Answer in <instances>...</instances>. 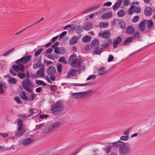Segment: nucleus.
I'll return each instance as SVG.
<instances>
[{
	"label": "nucleus",
	"mask_w": 155,
	"mask_h": 155,
	"mask_svg": "<svg viewBox=\"0 0 155 155\" xmlns=\"http://www.w3.org/2000/svg\"><path fill=\"white\" fill-rule=\"evenodd\" d=\"M77 55L75 54H73L70 57L68 60L71 66L74 68L79 67L82 64V61L81 59L77 58Z\"/></svg>",
	"instance_id": "f257e3e1"
},
{
	"label": "nucleus",
	"mask_w": 155,
	"mask_h": 155,
	"mask_svg": "<svg viewBox=\"0 0 155 155\" xmlns=\"http://www.w3.org/2000/svg\"><path fill=\"white\" fill-rule=\"evenodd\" d=\"M21 86L26 91L29 92H31L32 91L31 88L33 86L29 78H26L23 81Z\"/></svg>",
	"instance_id": "f03ea898"
},
{
	"label": "nucleus",
	"mask_w": 155,
	"mask_h": 155,
	"mask_svg": "<svg viewBox=\"0 0 155 155\" xmlns=\"http://www.w3.org/2000/svg\"><path fill=\"white\" fill-rule=\"evenodd\" d=\"M64 107L60 102H58L53 105L51 108V111L53 114H57L63 110Z\"/></svg>",
	"instance_id": "7ed1b4c3"
},
{
	"label": "nucleus",
	"mask_w": 155,
	"mask_h": 155,
	"mask_svg": "<svg viewBox=\"0 0 155 155\" xmlns=\"http://www.w3.org/2000/svg\"><path fill=\"white\" fill-rule=\"evenodd\" d=\"M131 148L129 146L123 145L119 149V153L120 155H126L129 154L130 152Z\"/></svg>",
	"instance_id": "20e7f679"
},
{
	"label": "nucleus",
	"mask_w": 155,
	"mask_h": 155,
	"mask_svg": "<svg viewBox=\"0 0 155 155\" xmlns=\"http://www.w3.org/2000/svg\"><path fill=\"white\" fill-rule=\"evenodd\" d=\"M31 59V56L30 55L25 56L16 61V64H25L30 61Z\"/></svg>",
	"instance_id": "39448f33"
},
{
	"label": "nucleus",
	"mask_w": 155,
	"mask_h": 155,
	"mask_svg": "<svg viewBox=\"0 0 155 155\" xmlns=\"http://www.w3.org/2000/svg\"><path fill=\"white\" fill-rule=\"evenodd\" d=\"M17 65H13L12 68L16 72H23L24 70V66L20 64Z\"/></svg>",
	"instance_id": "423d86ee"
},
{
	"label": "nucleus",
	"mask_w": 155,
	"mask_h": 155,
	"mask_svg": "<svg viewBox=\"0 0 155 155\" xmlns=\"http://www.w3.org/2000/svg\"><path fill=\"white\" fill-rule=\"evenodd\" d=\"M35 139L34 137L32 138H28L24 140L21 143L24 146L28 145L35 141Z\"/></svg>",
	"instance_id": "0eeeda50"
},
{
	"label": "nucleus",
	"mask_w": 155,
	"mask_h": 155,
	"mask_svg": "<svg viewBox=\"0 0 155 155\" xmlns=\"http://www.w3.org/2000/svg\"><path fill=\"white\" fill-rule=\"evenodd\" d=\"M77 71L74 69H71L68 71L66 78H69L71 77L75 76L77 73Z\"/></svg>",
	"instance_id": "6e6552de"
},
{
	"label": "nucleus",
	"mask_w": 155,
	"mask_h": 155,
	"mask_svg": "<svg viewBox=\"0 0 155 155\" xmlns=\"http://www.w3.org/2000/svg\"><path fill=\"white\" fill-rule=\"evenodd\" d=\"M85 94L84 92L74 93L72 94V96L74 98L79 99L84 97Z\"/></svg>",
	"instance_id": "1a4fd4ad"
},
{
	"label": "nucleus",
	"mask_w": 155,
	"mask_h": 155,
	"mask_svg": "<svg viewBox=\"0 0 155 155\" xmlns=\"http://www.w3.org/2000/svg\"><path fill=\"white\" fill-rule=\"evenodd\" d=\"M54 51L55 53L62 54H64L66 53L64 48L63 47L55 48Z\"/></svg>",
	"instance_id": "9d476101"
},
{
	"label": "nucleus",
	"mask_w": 155,
	"mask_h": 155,
	"mask_svg": "<svg viewBox=\"0 0 155 155\" xmlns=\"http://www.w3.org/2000/svg\"><path fill=\"white\" fill-rule=\"evenodd\" d=\"M56 72V70L53 66H50L48 69L47 72L48 73L51 75H54Z\"/></svg>",
	"instance_id": "9b49d317"
},
{
	"label": "nucleus",
	"mask_w": 155,
	"mask_h": 155,
	"mask_svg": "<svg viewBox=\"0 0 155 155\" xmlns=\"http://www.w3.org/2000/svg\"><path fill=\"white\" fill-rule=\"evenodd\" d=\"M26 130L23 128H18L15 132V134L17 136H21L24 134L25 133Z\"/></svg>",
	"instance_id": "f8f14e48"
},
{
	"label": "nucleus",
	"mask_w": 155,
	"mask_h": 155,
	"mask_svg": "<svg viewBox=\"0 0 155 155\" xmlns=\"http://www.w3.org/2000/svg\"><path fill=\"white\" fill-rule=\"evenodd\" d=\"M122 39L119 36H118L114 39L113 42V47L114 48L117 47L118 44L121 42Z\"/></svg>",
	"instance_id": "ddd939ff"
},
{
	"label": "nucleus",
	"mask_w": 155,
	"mask_h": 155,
	"mask_svg": "<svg viewBox=\"0 0 155 155\" xmlns=\"http://www.w3.org/2000/svg\"><path fill=\"white\" fill-rule=\"evenodd\" d=\"M93 27V25L91 22H87L85 23L83 26V28L86 31L89 30Z\"/></svg>",
	"instance_id": "4468645a"
},
{
	"label": "nucleus",
	"mask_w": 155,
	"mask_h": 155,
	"mask_svg": "<svg viewBox=\"0 0 155 155\" xmlns=\"http://www.w3.org/2000/svg\"><path fill=\"white\" fill-rule=\"evenodd\" d=\"M112 12L110 11L102 15L101 16V18L103 19H108L112 17Z\"/></svg>",
	"instance_id": "2eb2a0df"
},
{
	"label": "nucleus",
	"mask_w": 155,
	"mask_h": 155,
	"mask_svg": "<svg viewBox=\"0 0 155 155\" xmlns=\"http://www.w3.org/2000/svg\"><path fill=\"white\" fill-rule=\"evenodd\" d=\"M152 13L151 8L149 7H146L144 10V14L147 16L150 15Z\"/></svg>",
	"instance_id": "dca6fc26"
},
{
	"label": "nucleus",
	"mask_w": 155,
	"mask_h": 155,
	"mask_svg": "<svg viewBox=\"0 0 155 155\" xmlns=\"http://www.w3.org/2000/svg\"><path fill=\"white\" fill-rule=\"evenodd\" d=\"M113 143L114 147L116 148L119 147L120 149V147H122L123 145H125V143H124L120 141H118L117 142Z\"/></svg>",
	"instance_id": "f3484780"
},
{
	"label": "nucleus",
	"mask_w": 155,
	"mask_h": 155,
	"mask_svg": "<svg viewBox=\"0 0 155 155\" xmlns=\"http://www.w3.org/2000/svg\"><path fill=\"white\" fill-rule=\"evenodd\" d=\"M99 27L102 28H106L109 26V22L108 21H101L99 24Z\"/></svg>",
	"instance_id": "a211bd4d"
},
{
	"label": "nucleus",
	"mask_w": 155,
	"mask_h": 155,
	"mask_svg": "<svg viewBox=\"0 0 155 155\" xmlns=\"http://www.w3.org/2000/svg\"><path fill=\"white\" fill-rule=\"evenodd\" d=\"M78 41V38L76 36H74L72 38L69 42V44L73 45L77 42Z\"/></svg>",
	"instance_id": "6ab92c4d"
},
{
	"label": "nucleus",
	"mask_w": 155,
	"mask_h": 155,
	"mask_svg": "<svg viewBox=\"0 0 155 155\" xmlns=\"http://www.w3.org/2000/svg\"><path fill=\"white\" fill-rule=\"evenodd\" d=\"M91 39V37L88 35L84 37L82 39V41L84 43H88L90 42Z\"/></svg>",
	"instance_id": "aec40b11"
},
{
	"label": "nucleus",
	"mask_w": 155,
	"mask_h": 155,
	"mask_svg": "<svg viewBox=\"0 0 155 155\" xmlns=\"http://www.w3.org/2000/svg\"><path fill=\"white\" fill-rule=\"evenodd\" d=\"M110 33L108 30L105 31L101 34V36L103 38H107L110 37Z\"/></svg>",
	"instance_id": "412c9836"
},
{
	"label": "nucleus",
	"mask_w": 155,
	"mask_h": 155,
	"mask_svg": "<svg viewBox=\"0 0 155 155\" xmlns=\"http://www.w3.org/2000/svg\"><path fill=\"white\" fill-rule=\"evenodd\" d=\"M29 112L30 115H35V116H37L39 114V111L34 109H32L30 110Z\"/></svg>",
	"instance_id": "4be33fe9"
},
{
	"label": "nucleus",
	"mask_w": 155,
	"mask_h": 155,
	"mask_svg": "<svg viewBox=\"0 0 155 155\" xmlns=\"http://www.w3.org/2000/svg\"><path fill=\"white\" fill-rule=\"evenodd\" d=\"M52 131V129L50 127V125L43 128L42 130V132L45 134H47L49 133L50 132Z\"/></svg>",
	"instance_id": "5701e85b"
},
{
	"label": "nucleus",
	"mask_w": 155,
	"mask_h": 155,
	"mask_svg": "<svg viewBox=\"0 0 155 155\" xmlns=\"http://www.w3.org/2000/svg\"><path fill=\"white\" fill-rule=\"evenodd\" d=\"M134 27L132 26H129L127 28L126 32L129 34H131L134 31Z\"/></svg>",
	"instance_id": "b1692460"
},
{
	"label": "nucleus",
	"mask_w": 155,
	"mask_h": 155,
	"mask_svg": "<svg viewBox=\"0 0 155 155\" xmlns=\"http://www.w3.org/2000/svg\"><path fill=\"white\" fill-rule=\"evenodd\" d=\"M60 123H56L50 125V127L52 129V130H53L55 129L58 127H59L60 125Z\"/></svg>",
	"instance_id": "393cba45"
},
{
	"label": "nucleus",
	"mask_w": 155,
	"mask_h": 155,
	"mask_svg": "<svg viewBox=\"0 0 155 155\" xmlns=\"http://www.w3.org/2000/svg\"><path fill=\"white\" fill-rule=\"evenodd\" d=\"M139 28L140 31H143L145 30V23L144 21H142L139 25Z\"/></svg>",
	"instance_id": "a878e982"
},
{
	"label": "nucleus",
	"mask_w": 155,
	"mask_h": 155,
	"mask_svg": "<svg viewBox=\"0 0 155 155\" xmlns=\"http://www.w3.org/2000/svg\"><path fill=\"white\" fill-rule=\"evenodd\" d=\"M37 75L41 77L44 78L45 77V75L44 74V70L41 69L38 71L36 72Z\"/></svg>",
	"instance_id": "bb28decb"
},
{
	"label": "nucleus",
	"mask_w": 155,
	"mask_h": 155,
	"mask_svg": "<svg viewBox=\"0 0 155 155\" xmlns=\"http://www.w3.org/2000/svg\"><path fill=\"white\" fill-rule=\"evenodd\" d=\"M98 74L100 76L104 75L105 74L107 71L104 67L101 68L98 70Z\"/></svg>",
	"instance_id": "cd10ccee"
},
{
	"label": "nucleus",
	"mask_w": 155,
	"mask_h": 155,
	"mask_svg": "<svg viewBox=\"0 0 155 155\" xmlns=\"http://www.w3.org/2000/svg\"><path fill=\"white\" fill-rule=\"evenodd\" d=\"M132 41L133 38L132 37L127 38L123 43V45H127L131 43Z\"/></svg>",
	"instance_id": "c85d7f7f"
},
{
	"label": "nucleus",
	"mask_w": 155,
	"mask_h": 155,
	"mask_svg": "<svg viewBox=\"0 0 155 155\" xmlns=\"http://www.w3.org/2000/svg\"><path fill=\"white\" fill-rule=\"evenodd\" d=\"M20 96L21 97L23 100L26 101L27 100L28 98L26 96L25 92L24 91H22L20 93Z\"/></svg>",
	"instance_id": "c756f323"
},
{
	"label": "nucleus",
	"mask_w": 155,
	"mask_h": 155,
	"mask_svg": "<svg viewBox=\"0 0 155 155\" xmlns=\"http://www.w3.org/2000/svg\"><path fill=\"white\" fill-rule=\"evenodd\" d=\"M17 123L18 125V128H23V122L21 119H18L17 120Z\"/></svg>",
	"instance_id": "7c9ffc66"
},
{
	"label": "nucleus",
	"mask_w": 155,
	"mask_h": 155,
	"mask_svg": "<svg viewBox=\"0 0 155 155\" xmlns=\"http://www.w3.org/2000/svg\"><path fill=\"white\" fill-rule=\"evenodd\" d=\"M17 80L14 78H10L9 79L8 83L9 84H15L17 82Z\"/></svg>",
	"instance_id": "2f4dec72"
},
{
	"label": "nucleus",
	"mask_w": 155,
	"mask_h": 155,
	"mask_svg": "<svg viewBox=\"0 0 155 155\" xmlns=\"http://www.w3.org/2000/svg\"><path fill=\"white\" fill-rule=\"evenodd\" d=\"M100 7L101 5H97L91 6L89 8L90 9V11H91V12H92L93 11H95L99 8Z\"/></svg>",
	"instance_id": "473e14b6"
},
{
	"label": "nucleus",
	"mask_w": 155,
	"mask_h": 155,
	"mask_svg": "<svg viewBox=\"0 0 155 155\" xmlns=\"http://www.w3.org/2000/svg\"><path fill=\"white\" fill-rule=\"evenodd\" d=\"M98 41L97 39H95L93 40L91 42V46L92 48L94 47L95 46L96 47L98 46Z\"/></svg>",
	"instance_id": "72a5a7b5"
},
{
	"label": "nucleus",
	"mask_w": 155,
	"mask_h": 155,
	"mask_svg": "<svg viewBox=\"0 0 155 155\" xmlns=\"http://www.w3.org/2000/svg\"><path fill=\"white\" fill-rule=\"evenodd\" d=\"M125 15V11L123 10H119L117 13V15L119 17H122Z\"/></svg>",
	"instance_id": "f704fd0d"
},
{
	"label": "nucleus",
	"mask_w": 155,
	"mask_h": 155,
	"mask_svg": "<svg viewBox=\"0 0 155 155\" xmlns=\"http://www.w3.org/2000/svg\"><path fill=\"white\" fill-rule=\"evenodd\" d=\"M35 82L36 84L38 85H44L45 86H46L45 83L41 80H35Z\"/></svg>",
	"instance_id": "c9c22d12"
},
{
	"label": "nucleus",
	"mask_w": 155,
	"mask_h": 155,
	"mask_svg": "<svg viewBox=\"0 0 155 155\" xmlns=\"http://www.w3.org/2000/svg\"><path fill=\"white\" fill-rule=\"evenodd\" d=\"M147 27L149 28H151L153 26V23L152 21L148 20L147 22Z\"/></svg>",
	"instance_id": "e433bc0d"
},
{
	"label": "nucleus",
	"mask_w": 155,
	"mask_h": 155,
	"mask_svg": "<svg viewBox=\"0 0 155 155\" xmlns=\"http://www.w3.org/2000/svg\"><path fill=\"white\" fill-rule=\"evenodd\" d=\"M134 12L135 13H138L141 11V9L140 7H137L136 6H134Z\"/></svg>",
	"instance_id": "4c0bfd02"
},
{
	"label": "nucleus",
	"mask_w": 155,
	"mask_h": 155,
	"mask_svg": "<svg viewBox=\"0 0 155 155\" xmlns=\"http://www.w3.org/2000/svg\"><path fill=\"white\" fill-rule=\"evenodd\" d=\"M5 88V85L2 83L0 84V94H2L4 92V89Z\"/></svg>",
	"instance_id": "58836bf2"
},
{
	"label": "nucleus",
	"mask_w": 155,
	"mask_h": 155,
	"mask_svg": "<svg viewBox=\"0 0 155 155\" xmlns=\"http://www.w3.org/2000/svg\"><path fill=\"white\" fill-rule=\"evenodd\" d=\"M134 5L131 6L129 8L128 11V13L129 15H132L134 13Z\"/></svg>",
	"instance_id": "ea45409f"
},
{
	"label": "nucleus",
	"mask_w": 155,
	"mask_h": 155,
	"mask_svg": "<svg viewBox=\"0 0 155 155\" xmlns=\"http://www.w3.org/2000/svg\"><path fill=\"white\" fill-rule=\"evenodd\" d=\"M140 37V33L138 32H135L134 34L133 37H132L133 39H136L139 38Z\"/></svg>",
	"instance_id": "a19ab883"
},
{
	"label": "nucleus",
	"mask_w": 155,
	"mask_h": 155,
	"mask_svg": "<svg viewBox=\"0 0 155 155\" xmlns=\"http://www.w3.org/2000/svg\"><path fill=\"white\" fill-rule=\"evenodd\" d=\"M81 150V147H79L77 148V150L75 152H73L71 155H76L78 153H79Z\"/></svg>",
	"instance_id": "79ce46f5"
},
{
	"label": "nucleus",
	"mask_w": 155,
	"mask_h": 155,
	"mask_svg": "<svg viewBox=\"0 0 155 155\" xmlns=\"http://www.w3.org/2000/svg\"><path fill=\"white\" fill-rule=\"evenodd\" d=\"M14 49L15 48H13L9 50L8 51L5 52L3 53V55L4 56H6L8 54L12 53V52L14 50Z\"/></svg>",
	"instance_id": "37998d69"
},
{
	"label": "nucleus",
	"mask_w": 155,
	"mask_h": 155,
	"mask_svg": "<svg viewBox=\"0 0 155 155\" xmlns=\"http://www.w3.org/2000/svg\"><path fill=\"white\" fill-rule=\"evenodd\" d=\"M132 127H129L128 129L126 130L124 132V134L127 136H128L129 134L131 132Z\"/></svg>",
	"instance_id": "c03bdc74"
},
{
	"label": "nucleus",
	"mask_w": 155,
	"mask_h": 155,
	"mask_svg": "<svg viewBox=\"0 0 155 155\" xmlns=\"http://www.w3.org/2000/svg\"><path fill=\"white\" fill-rule=\"evenodd\" d=\"M43 51V49L42 48H41L39 49L37 52H36L34 54V56L35 57L39 55Z\"/></svg>",
	"instance_id": "a18cd8bd"
},
{
	"label": "nucleus",
	"mask_w": 155,
	"mask_h": 155,
	"mask_svg": "<svg viewBox=\"0 0 155 155\" xmlns=\"http://www.w3.org/2000/svg\"><path fill=\"white\" fill-rule=\"evenodd\" d=\"M139 18L140 17L139 16H135L133 19L132 21L133 22H136L139 20Z\"/></svg>",
	"instance_id": "49530a36"
},
{
	"label": "nucleus",
	"mask_w": 155,
	"mask_h": 155,
	"mask_svg": "<svg viewBox=\"0 0 155 155\" xmlns=\"http://www.w3.org/2000/svg\"><path fill=\"white\" fill-rule=\"evenodd\" d=\"M125 24V22L124 21H121L120 23V27L123 28H124L126 27Z\"/></svg>",
	"instance_id": "de8ad7c7"
},
{
	"label": "nucleus",
	"mask_w": 155,
	"mask_h": 155,
	"mask_svg": "<svg viewBox=\"0 0 155 155\" xmlns=\"http://www.w3.org/2000/svg\"><path fill=\"white\" fill-rule=\"evenodd\" d=\"M101 52L102 50L98 48H96L94 51L95 54H99Z\"/></svg>",
	"instance_id": "09e8293b"
},
{
	"label": "nucleus",
	"mask_w": 155,
	"mask_h": 155,
	"mask_svg": "<svg viewBox=\"0 0 155 155\" xmlns=\"http://www.w3.org/2000/svg\"><path fill=\"white\" fill-rule=\"evenodd\" d=\"M59 61L60 62H63L65 64H66L67 63V61L65 59L64 57H60Z\"/></svg>",
	"instance_id": "8fccbe9b"
},
{
	"label": "nucleus",
	"mask_w": 155,
	"mask_h": 155,
	"mask_svg": "<svg viewBox=\"0 0 155 155\" xmlns=\"http://www.w3.org/2000/svg\"><path fill=\"white\" fill-rule=\"evenodd\" d=\"M18 76L20 78L22 79L25 77V74L24 73H19Z\"/></svg>",
	"instance_id": "3c124183"
},
{
	"label": "nucleus",
	"mask_w": 155,
	"mask_h": 155,
	"mask_svg": "<svg viewBox=\"0 0 155 155\" xmlns=\"http://www.w3.org/2000/svg\"><path fill=\"white\" fill-rule=\"evenodd\" d=\"M112 43V41L111 39L108 40V42H105V43H104V45L105 47H107V46H108L110 44Z\"/></svg>",
	"instance_id": "603ef678"
},
{
	"label": "nucleus",
	"mask_w": 155,
	"mask_h": 155,
	"mask_svg": "<svg viewBox=\"0 0 155 155\" xmlns=\"http://www.w3.org/2000/svg\"><path fill=\"white\" fill-rule=\"evenodd\" d=\"M62 66L61 64H59L57 65V70L59 72H60L62 70Z\"/></svg>",
	"instance_id": "864d4df0"
},
{
	"label": "nucleus",
	"mask_w": 155,
	"mask_h": 155,
	"mask_svg": "<svg viewBox=\"0 0 155 155\" xmlns=\"http://www.w3.org/2000/svg\"><path fill=\"white\" fill-rule=\"evenodd\" d=\"M96 77V76L94 75L91 74L87 79L88 81L90 80L91 79H94Z\"/></svg>",
	"instance_id": "5fc2aeb1"
},
{
	"label": "nucleus",
	"mask_w": 155,
	"mask_h": 155,
	"mask_svg": "<svg viewBox=\"0 0 155 155\" xmlns=\"http://www.w3.org/2000/svg\"><path fill=\"white\" fill-rule=\"evenodd\" d=\"M120 6H118V4L116 3L113 6V8L114 10H115L119 8Z\"/></svg>",
	"instance_id": "6e6d98bb"
},
{
	"label": "nucleus",
	"mask_w": 155,
	"mask_h": 155,
	"mask_svg": "<svg viewBox=\"0 0 155 155\" xmlns=\"http://www.w3.org/2000/svg\"><path fill=\"white\" fill-rule=\"evenodd\" d=\"M112 5V3L110 2H108L105 3L103 4V6L104 7L107 6L109 7L111 6Z\"/></svg>",
	"instance_id": "4d7b16f0"
},
{
	"label": "nucleus",
	"mask_w": 155,
	"mask_h": 155,
	"mask_svg": "<svg viewBox=\"0 0 155 155\" xmlns=\"http://www.w3.org/2000/svg\"><path fill=\"white\" fill-rule=\"evenodd\" d=\"M67 31H64L62 32L60 35L59 37L60 38H61L65 36L67 34Z\"/></svg>",
	"instance_id": "13d9d810"
},
{
	"label": "nucleus",
	"mask_w": 155,
	"mask_h": 155,
	"mask_svg": "<svg viewBox=\"0 0 155 155\" xmlns=\"http://www.w3.org/2000/svg\"><path fill=\"white\" fill-rule=\"evenodd\" d=\"M50 89L53 91H55L57 90V87L54 85H51L50 86Z\"/></svg>",
	"instance_id": "bf43d9fd"
},
{
	"label": "nucleus",
	"mask_w": 155,
	"mask_h": 155,
	"mask_svg": "<svg viewBox=\"0 0 155 155\" xmlns=\"http://www.w3.org/2000/svg\"><path fill=\"white\" fill-rule=\"evenodd\" d=\"M14 99L18 104L21 103V101L19 97H15Z\"/></svg>",
	"instance_id": "052dcab7"
},
{
	"label": "nucleus",
	"mask_w": 155,
	"mask_h": 155,
	"mask_svg": "<svg viewBox=\"0 0 155 155\" xmlns=\"http://www.w3.org/2000/svg\"><path fill=\"white\" fill-rule=\"evenodd\" d=\"M129 136H121L120 139L121 140H127Z\"/></svg>",
	"instance_id": "680f3d73"
},
{
	"label": "nucleus",
	"mask_w": 155,
	"mask_h": 155,
	"mask_svg": "<svg viewBox=\"0 0 155 155\" xmlns=\"http://www.w3.org/2000/svg\"><path fill=\"white\" fill-rule=\"evenodd\" d=\"M59 44V42H56L54 45H52L51 47L54 49L55 48H58L57 46Z\"/></svg>",
	"instance_id": "e2e57ef3"
},
{
	"label": "nucleus",
	"mask_w": 155,
	"mask_h": 155,
	"mask_svg": "<svg viewBox=\"0 0 155 155\" xmlns=\"http://www.w3.org/2000/svg\"><path fill=\"white\" fill-rule=\"evenodd\" d=\"M37 95L34 93H32L30 95V99L31 100H33L34 98L36 97Z\"/></svg>",
	"instance_id": "0e129e2a"
},
{
	"label": "nucleus",
	"mask_w": 155,
	"mask_h": 155,
	"mask_svg": "<svg viewBox=\"0 0 155 155\" xmlns=\"http://www.w3.org/2000/svg\"><path fill=\"white\" fill-rule=\"evenodd\" d=\"M114 58L113 56L111 55H109V58H108L107 61L108 62H110L113 60Z\"/></svg>",
	"instance_id": "69168bd1"
},
{
	"label": "nucleus",
	"mask_w": 155,
	"mask_h": 155,
	"mask_svg": "<svg viewBox=\"0 0 155 155\" xmlns=\"http://www.w3.org/2000/svg\"><path fill=\"white\" fill-rule=\"evenodd\" d=\"M91 12V11H90V8H89L88 9L85 10L83 12H82L81 13V14H84L88 13V12Z\"/></svg>",
	"instance_id": "338daca9"
},
{
	"label": "nucleus",
	"mask_w": 155,
	"mask_h": 155,
	"mask_svg": "<svg viewBox=\"0 0 155 155\" xmlns=\"http://www.w3.org/2000/svg\"><path fill=\"white\" fill-rule=\"evenodd\" d=\"M38 64V62H37L36 64L34 63L33 65V68L34 69H37L39 68V66Z\"/></svg>",
	"instance_id": "774afa93"
}]
</instances>
